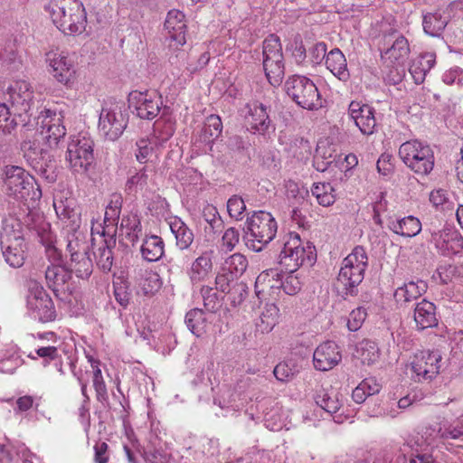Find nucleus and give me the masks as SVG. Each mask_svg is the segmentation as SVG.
<instances>
[{
	"instance_id": "1",
	"label": "nucleus",
	"mask_w": 463,
	"mask_h": 463,
	"mask_svg": "<svg viewBox=\"0 0 463 463\" xmlns=\"http://www.w3.org/2000/svg\"><path fill=\"white\" fill-rule=\"evenodd\" d=\"M46 10L52 23L64 34H80L85 31L87 14L80 0H51Z\"/></svg>"
},
{
	"instance_id": "2",
	"label": "nucleus",
	"mask_w": 463,
	"mask_h": 463,
	"mask_svg": "<svg viewBox=\"0 0 463 463\" xmlns=\"http://www.w3.org/2000/svg\"><path fill=\"white\" fill-rule=\"evenodd\" d=\"M368 257L364 247L356 246L342 261L335 288L340 296L346 298L358 293V286L364 278Z\"/></svg>"
},
{
	"instance_id": "3",
	"label": "nucleus",
	"mask_w": 463,
	"mask_h": 463,
	"mask_svg": "<svg viewBox=\"0 0 463 463\" xmlns=\"http://www.w3.org/2000/svg\"><path fill=\"white\" fill-rule=\"evenodd\" d=\"M3 182L5 192L9 197L17 201H38L42 197V190L34 177L23 167L6 165L4 169Z\"/></svg>"
},
{
	"instance_id": "4",
	"label": "nucleus",
	"mask_w": 463,
	"mask_h": 463,
	"mask_svg": "<svg viewBox=\"0 0 463 463\" xmlns=\"http://www.w3.org/2000/svg\"><path fill=\"white\" fill-rule=\"evenodd\" d=\"M316 257V249L313 245L309 242L304 243L298 233L289 232L283 239L279 263L286 272L294 273L305 263L313 265Z\"/></svg>"
},
{
	"instance_id": "5",
	"label": "nucleus",
	"mask_w": 463,
	"mask_h": 463,
	"mask_svg": "<svg viewBox=\"0 0 463 463\" xmlns=\"http://www.w3.org/2000/svg\"><path fill=\"white\" fill-rule=\"evenodd\" d=\"M277 222L270 213L255 212L246 222V246L253 251H260L277 233Z\"/></svg>"
},
{
	"instance_id": "6",
	"label": "nucleus",
	"mask_w": 463,
	"mask_h": 463,
	"mask_svg": "<svg viewBox=\"0 0 463 463\" xmlns=\"http://www.w3.org/2000/svg\"><path fill=\"white\" fill-rule=\"evenodd\" d=\"M5 99L24 127L31 123L33 109H39L40 100L34 96L31 84L25 80L13 82L7 88Z\"/></svg>"
},
{
	"instance_id": "7",
	"label": "nucleus",
	"mask_w": 463,
	"mask_h": 463,
	"mask_svg": "<svg viewBox=\"0 0 463 463\" xmlns=\"http://www.w3.org/2000/svg\"><path fill=\"white\" fill-rule=\"evenodd\" d=\"M288 96L299 107L317 110L323 107V99L316 84L307 77L293 75L285 82Z\"/></svg>"
},
{
	"instance_id": "8",
	"label": "nucleus",
	"mask_w": 463,
	"mask_h": 463,
	"mask_svg": "<svg viewBox=\"0 0 463 463\" xmlns=\"http://www.w3.org/2000/svg\"><path fill=\"white\" fill-rule=\"evenodd\" d=\"M399 156L403 163L419 175H429L434 166V155L430 146L417 139L402 143Z\"/></svg>"
},
{
	"instance_id": "9",
	"label": "nucleus",
	"mask_w": 463,
	"mask_h": 463,
	"mask_svg": "<svg viewBox=\"0 0 463 463\" xmlns=\"http://www.w3.org/2000/svg\"><path fill=\"white\" fill-rule=\"evenodd\" d=\"M263 70L269 82L279 85L285 74L284 56L280 39L276 34H269L262 44Z\"/></svg>"
},
{
	"instance_id": "10",
	"label": "nucleus",
	"mask_w": 463,
	"mask_h": 463,
	"mask_svg": "<svg viewBox=\"0 0 463 463\" xmlns=\"http://www.w3.org/2000/svg\"><path fill=\"white\" fill-rule=\"evenodd\" d=\"M28 291L26 302L30 316L42 323L54 321L57 312L52 299L43 287L37 281L31 280Z\"/></svg>"
},
{
	"instance_id": "11",
	"label": "nucleus",
	"mask_w": 463,
	"mask_h": 463,
	"mask_svg": "<svg viewBox=\"0 0 463 463\" xmlns=\"http://www.w3.org/2000/svg\"><path fill=\"white\" fill-rule=\"evenodd\" d=\"M45 61L51 68V73L60 83L69 86L76 79L77 61L74 52L58 48L52 49L45 54Z\"/></svg>"
},
{
	"instance_id": "12",
	"label": "nucleus",
	"mask_w": 463,
	"mask_h": 463,
	"mask_svg": "<svg viewBox=\"0 0 463 463\" xmlns=\"http://www.w3.org/2000/svg\"><path fill=\"white\" fill-rule=\"evenodd\" d=\"M66 159L75 173H85L93 162V141L86 134L72 136Z\"/></svg>"
},
{
	"instance_id": "13",
	"label": "nucleus",
	"mask_w": 463,
	"mask_h": 463,
	"mask_svg": "<svg viewBox=\"0 0 463 463\" xmlns=\"http://www.w3.org/2000/svg\"><path fill=\"white\" fill-rule=\"evenodd\" d=\"M128 119L122 107L115 102L105 103L99 118V131L106 139H118L127 127Z\"/></svg>"
},
{
	"instance_id": "14",
	"label": "nucleus",
	"mask_w": 463,
	"mask_h": 463,
	"mask_svg": "<svg viewBox=\"0 0 463 463\" xmlns=\"http://www.w3.org/2000/svg\"><path fill=\"white\" fill-rule=\"evenodd\" d=\"M129 108L139 118L153 120L163 108L161 95L155 90H133L128 95Z\"/></svg>"
},
{
	"instance_id": "15",
	"label": "nucleus",
	"mask_w": 463,
	"mask_h": 463,
	"mask_svg": "<svg viewBox=\"0 0 463 463\" xmlns=\"http://www.w3.org/2000/svg\"><path fill=\"white\" fill-rule=\"evenodd\" d=\"M36 125L40 127V133L50 147L56 146L66 135V128L62 123L61 112L51 109H43L39 115L34 116Z\"/></svg>"
},
{
	"instance_id": "16",
	"label": "nucleus",
	"mask_w": 463,
	"mask_h": 463,
	"mask_svg": "<svg viewBox=\"0 0 463 463\" xmlns=\"http://www.w3.org/2000/svg\"><path fill=\"white\" fill-rule=\"evenodd\" d=\"M441 355L439 351H420L414 355L411 370L416 381L431 380L439 373Z\"/></svg>"
},
{
	"instance_id": "17",
	"label": "nucleus",
	"mask_w": 463,
	"mask_h": 463,
	"mask_svg": "<svg viewBox=\"0 0 463 463\" xmlns=\"http://www.w3.org/2000/svg\"><path fill=\"white\" fill-rule=\"evenodd\" d=\"M53 207L58 219L63 222V231L80 227V210L74 198L59 193L54 195Z\"/></svg>"
},
{
	"instance_id": "18",
	"label": "nucleus",
	"mask_w": 463,
	"mask_h": 463,
	"mask_svg": "<svg viewBox=\"0 0 463 463\" xmlns=\"http://www.w3.org/2000/svg\"><path fill=\"white\" fill-rule=\"evenodd\" d=\"M431 242L435 248L444 256L455 255L463 250V237L461 234L449 227L442 230L430 231Z\"/></svg>"
},
{
	"instance_id": "19",
	"label": "nucleus",
	"mask_w": 463,
	"mask_h": 463,
	"mask_svg": "<svg viewBox=\"0 0 463 463\" xmlns=\"http://www.w3.org/2000/svg\"><path fill=\"white\" fill-rule=\"evenodd\" d=\"M340 396L338 392L331 388L317 390L314 397L317 406L319 407V411L323 410L332 415L337 423H343L348 419V416L344 415V411L338 413L343 406Z\"/></svg>"
},
{
	"instance_id": "20",
	"label": "nucleus",
	"mask_w": 463,
	"mask_h": 463,
	"mask_svg": "<svg viewBox=\"0 0 463 463\" xmlns=\"http://www.w3.org/2000/svg\"><path fill=\"white\" fill-rule=\"evenodd\" d=\"M348 114L364 135H372L375 131L377 120L375 111L371 106L352 101Z\"/></svg>"
},
{
	"instance_id": "21",
	"label": "nucleus",
	"mask_w": 463,
	"mask_h": 463,
	"mask_svg": "<svg viewBox=\"0 0 463 463\" xmlns=\"http://www.w3.org/2000/svg\"><path fill=\"white\" fill-rule=\"evenodd\" d=\"M428 446H437L441 439H458L463 437V415L452 423L440 422L437 427H429L425 430Z\"/></svg>"
},
{
	"instance_id": "22",
	"label": "nucleus",
	"mask_w": 463,
	"mask_h": 463,
	"mask_svg": "<svg viewBox=\"0 0 463 463\" xmlns=\"http://www.w3.org/2000/svg\"><path fill=\"white\" fill-rule=\"evenodd\" d=\"M246 109L245 119L254 133L264 135L274 129L265 105L254 101L247 104Z\"/></svg>"
},
{
	"instance_id": "23",
	"label": "nucleus",
	"mask_w": 463,
	"mask_h": 463,
	"mask_svg": "<svg viewBox=\"0 0 463 463\" xmlns=\"http://www.w3.org/2000/svg\"><path fill=\"white\" fill-rule=\"evenodd\" d=\"M342 354L339 346L333 341L319 345L313 355L314 366L319 371H328L339 364Z\"/></svg>"
},
{
	"instance_id": "24",
	"label": "nucleus",
	"mask_w": 463,
	"mask_h": 463,
	"mask_svg": "<svg viewBox=\"0 0 463 463\" xmlns=\"http://www.w3.org/2000/svg\"><path fill=\"white\" fill-rule=\"evenodd\" d=\"M165 28L170 40V48H178L186 43V24L184 14L181 11L173 9L168 12L165 22Z\"/></svg>"
},
{
	"instance_id": "25",
	"label": "nucleus",
	"mask_w": 463,
	"mask_h": 463,
	"mask_svg": "<svg viewBox=\"0 0 463 463\" xmlns=\"http://www.w3.org/2000/svg\"><path fill=\"white\" fill-rule=\"evenodd\" d=\"M236 279L226 271L218 274L215 279V289H219L222 293H228L234 306L241 304L247 296L246 286L242 283H235Z\"/></svg>"
},
{
	"instance_id": "26",
	"label": "nucleus",
	"mask_w": 463,
	"mask_h": 463,
	"mask_svg": "<svg viewBox=\"0 0 463 463\" xmlns=\"http://www.w3.org/2000/svg\"><path fill=\"white\" fill-rule=\"evenodd\" d=\"M35 230L41 243L45 247V253L51 264H61L62 255L55 245L56 238L51 231L50 223L42 219Z\"/></svg>"
},
{
	"instance_id": "27",
	"label": "nucleus",
	"mask_w": 463,
	"mask_h": 463,
	"mask_svg": "<svg viewBox=\"0 0 463 463\" xmlns=\"http://www.w3.org/2000/svg\"><path fill=\"white\" fill-rule=\"evenodd\" d=\"M410 53L408 40L401 34L395 36L391 47L381 52L382 60L392 66H400L404 63Z\"/></svg>"
},
{
	"instance_id": "28",
	"label": "nucleus",
	"mask_w": 463,
	"mask_h": 463,
	"mask_svg": "<svg viewBox=\"0 0 463 463\" xmlns=\"http://www.w3.org/2000/svg\"><path fill=\"white\" fill-rule=\"evenodd\" d=\"M63 232L65 234L66 250L71 258H78L89 253L87 233L80 227Z\"/></svg>"
},
{
	"instance_id": "29",
	"label": "nucleus",
	"mask_w": 463,
	"mask_h": 463,
	"mask_svg": "<svg viewBox=\"0 0 463 463\" xmlns=\"http://www.w3.org/2000/svg\"><path fill=\"white\" fill-rule=\"evenodd\" d=\"M413 317L419 330L431 328L438 325L436 307L426 299L416 304Z\"/></svg>"
},
{
	"instance_id": "30",
	"label": "nucleus",
	"mask_w": 463,
	"mask_h": 463,
	"mask_svg": "<svg viewBox=\"0 0 463 463\" xmlns=\"http://www.w3.org/2000/svg\"><path fill=\"white\" fill-rule=\"evenodd\" d=\"M325 64L333 75L341 81L345 82L350 79L346 58L339 48H334L327 52Z\"/></svg>"
},
{
	"instance_id": "31",
	"label": "nucleus",
	"mask_w": 463,
	"mask_h": 463,
	"mask_svg": "<svg viewBox=\"0 0 463 463\" xmlns=\"http://www.w3.org/2000/svg\"><path fill=\"white\" fill-rule=\"evenodd\" d=\"M71 277L70 270L61 264H51L45 270L46 283L55 295H58L59 291L64 290Z\"/></svg>"
},
{
	"instance_id": "32",
	"label": "nucleus",
	"mask_w": 463,
	"mask_h": 463,
	"mask_svg": "<svg viewBox=\"0 0 463 463\" xmlns=\"http://www.w3.org/2000/svg\"><path fill=\"white\" fill-rule=\"evenodd\" d=\"M388 228L398 235L414 237L421 231V223L418 218L409 215L403 218H391Z\"/></svg>"
},
{
	"instance_id": "33",
	"label": "nucleus",
	"mask_w": 463,
	"mask_h": 463,
	"mask_svg": "<svg viewBox=\"0 0 463 463\" xmlns=\"http://www.w3.org/2000/svg\"><path fill=\"white\" fill-rule=\"evenodd\" d=\"M142 258L147 262H156L165 254V242L160 236L146 235L140 246Z\"/></svg>"
},
{
	"instance_id": "34",
	"label": "nucleus",
	"mask_w": 463,
	"mask_h": 463,
	"mask_svg": "<svg viewBox=\"0 0 463 463\" xmlns=\"http://www.w3.org/2000/svg\"><path fill=\"white\" fill-rule=\"evenodd\" d=\"M171 232L175 238V244L181 250L189 249L194 241L193 231L179 217H171L168 221Z\"/></svg>"
},
{
	"instance_id": "35",
	"label": "nucleus",
	"mask_w": 463,
	"mask_h": 463,
	"mask_svg": "<svg viewBox=\"0 0 463 463\" xmlns=\"http://www.w3.org/2000/svg\"><path fill=\"white\" fill-rule=\"evenodd\" d=\"M436 55L433 52L423 53L415 58L409 68V71L416 84L424 81L427 73L434 66Z\"/></svg>"
},
{
	"instance_id": "36",
	"label": "nucleus",
	"mask_w": 463,
	"mask_h": 463,
	"mask_svg": "<svg viewBox=\"0 0 463 463\" xmlns=\"http://www.w3.org/2000/svg\"><path fill=\"white\" fill-rule=\"evenodd\" d=\"M18 241H24L22 223L16 217L9 215L3 219L0 242L1 244L14 242L17 245Z\"/></svg>"
},
{
	"instance_id": "37",
	"label": "nucleus",
	"mask_w": 463,
	"mask_h": 463,
	"mask_svg": "<svg viewBox=\"0 0 463 463\" xmlns=\"http://www.w3.org/2000/svg\"><path fill=\"white\" fill-rule=\"evenodd\" d=\"M281 273L276 269L262 271L256 279L255 292L259 298L274 289H279Z\"/></svg>"
},
{
	"instance_id": "38",
	"label": "nucleus",
	"mask_w": 463,
	"mask_h": 463,
	"mask_svg": "<svg viewBox=\"0 0 463 463\" xmlns=\"http://www.w3.org/2000/svg\"><path fill=\"white\" fill-rule=\"evenodd\" d=\"M101 238L102 245L98 248L97 251L94 252V255L97 266L103 272H109L113 265L112 248L116 245V238L113 234Z\"/></svg>"
},
{
	"instance_id": "39",
	"label": "nucleus",
	"mask_w": 463,
	"mask_h": 463,
	"mask_svg": "<svg viewBox=\"0 0 463 463\" xmlns=\"http://www.w3.org/2000/svg\"><path fill=\"white\" fill-rule=\"evenodd\" d=\"M142 230L141 221L137 214L130 213L122 217L119 231L132 246L139 241Z\"/></svg>"
},
{
	"instance_id": "40",
	"label": "nucleus",
	"mask_w": 463,
	"mask_h": 463,
	"mask_svg": "<svg viewBox=\"0 0 463 463\" xmlns=\"http://www.w3.org/2000/svg\"><path fill=\"white\" fill-rule=\"evenodd\" d=\"M213 262L209 252H203L191 264L187 270L189 279L193 283L203 281L212 271Z\"/></svg>"
},
{
	"instance_id": "41",
	"label": "nucleus",
	"mask_w": 463,
	"mask_h": 463,
	"mask_svg": "<svg viewBox=\"0 0 463 463\" xmlns=\"http://www.w3.org/2000/svg\"><path fill=\"white\" fill-rule=\"evenodd\" d=\"M134 279L146 295L153 294L161 287L159 275L148 269H136Z\"/></svg>"
},
{
	"instance_id": "42",
	"label": "nucleus",
	"mask_w": 463,
	"mask_h": 463,
	"mask_svg": "<svg viewBox=\"0 0 463 463\" xmlns=\"http://www.w3.org/2000/svg\"><path fill=\"white\" fill-rule=\"evenodd\" d=\"M427 289V285L422 280L410 281L399 287L394 292V298L398 303H407L420 297Z\"/></svg>"
},
{
	"instance_id": "43",
	"label": "nucleus",
	"mask_w": 463,
	"mask_h": 463,
	"mask_svg": "<svg viewBox=\"0 0 463 463\" xmlns=\"http://www.w3.org/2000/svg\"><path fill=\"white\" fill-rule=\"evenodd\" d=\"M213 315L206 316L203 309L194 308L186 313L185 324L196 336H201L208 329V320Z\"/></svg>"
},
{
	"instance_id": "44",
	"label": "nucleus",
	"mask_w": 463,
	"mask_h": 463,
	"mask_svg": "<svg viewBox=\"0 0 463 463\" xmlns=\"http://www.w3.org/2000/svg\"><path fill=\"white\" fill-rule=\"evenodd\" d=\"M448 17L442 15L439 11L428 13L423 16V30L430 36L439 37L448 24Z\"/></svg>"
},
{
	"instance_id": "45",
	"label": "nucleus",
	"mask_w": 463,
	"mask_h": 463,
	"mask_svg": "<svg viewBox=\"0 0 463 463\" xmlns=\"http://www.w3.org/2000/svg\"><path fill=\"white\" fill-rule=\"evenodd\" d=\"M222 131V123L221 118L217 115H210L206 118L199 136V141L210 145L220 137Z\"/></svg>"
},
{
	"instance_id": "46",
	"label": "nucleus",
	"mask_w": 463,
	"mask_h": 463,
	"mask_svg": "<svg viewBox=\"0 0 463 463\" xmlns=\"http://www.w3.org/2000/svg\"><path fill=\"white\" fill-rule=\"evenodd\" d=\"M3 255L6 263L13 268H20L24 263V242L18 241L1 244Z\"/></svg>"
},
{
	"instance_id": "47",
	"label": "nucleus",
	"mask_w": 463,
	"mask_h": 463,
	"mask_svg": "<svg viewBox=\"0 0 463 463\" xmlns=\"http://www.w3.org/2000/svg\"><path fill=\"white\" fill-rule=\"evenodd\" d=\"M279 309L275 304H267L261 312L256 326L261 333L270 332L279 321Z\"/></svg>"
},
{
	"instance_id": "48",
	"label": "nucleus",
	"mask_w": 463,
	"mask_h": 463,
	"mask_svg": "<svg viewBox=\"0 0 463 463\" xmlns=\"http://www.w3.org/2000/svg\"><path fill=\"white\" fill-rule=\"evenodd\" d=\"M93 264L88 254L78 258H71L70 272H73L79 279H88L92 274Z\"/></svg>"
},
{
	"instance_id": "49",
	"label": "nucleus",
	"mask_w": 463,
	"mask_h": 463,
	"mask_svg": "<svg viewBox=\"0 0 463 463\" xmlns=\"http://www.w3.org/2000/svg\"><path fill=\"white\" fill-rule=\"evenodd\" d=\"M357 356L364 364H373L379 360L380 351L376 343L371 340L362 341L356 349Z\"/></svg>"
},
{
	"instance_id": "50",
	"label": "nucleus",
	"mask_w": 463,
	"mask_h": 463,
	"mask_svg": "<svg viewBox=\"0 0 463 463\" xmlns=\"http://www.w3.org/2000/svg\"><path fill=\"white\" fill-rule=\"evenodd\" d=\"M248 268L247 258L241 253H234L229 256L222 265V270L226 271L232 276L241 277Z\"/></svg>"
},
{
	"instance_id": "51",
	"label": "nucleus",
	"mask_w": 463,
	"mask_h": 463,
	"mask_svg": "<svg viewBox=\"0 0 463 463\" xmlns=\"http://www.w3.org/2000/svg\"><path fill=\"white\" fill-rule=\"evenodd\" d=\"M311 191L317 203L322 206H330L335 201V190L330 183L314 184Z\"/></svg>"
},
{
	"instance_id": "52",
	"label": "nucleus",
	"mask_w": 463,
	"mask_h": 463,
	"mask_svg": "<svg viewBox=\"0 0 463 463\" xmlns=\"http://www.w3.org/2000/svg\"><path fill=\"white\" fill-rule=\"evenodd\" d=\"M18 115H14L12 108L6 103H0V129L5 134H11L15 128L22 124L17 121Z\"/></svg>"
},
{
	"instance_id": "53",
	"label": "nucleus",
	"mask_w": 463,
	"mask_h": 463,
	"mask_svg": "<svg viewBox=\"0 0 463 463\" xmlns=\"http://www.w3.org/2000/svg\"><path fill=\"white\" fill-rule=\"evenodd\" d=\"M201 295L204 308L211 314L215 313L222 307V298L213 288L203 286L201 288Z\"/></svg>"
},
{
	"instance_id": "54",
	"label": "nucleus",
	"mask_w": 463,
	"mask_h": 463,
	"mask_svg": "<svg viewBox=\"0 0 463 463\" xmlns=\"http://www.w3.org/2000/svg\"><path fill=\"white\" fill-rule=\"evenodd\" d=\"M33 455L30 452L12 453L5 446L0 445V463H33Z\"/></svg>"
},
{
	"instance_id": "55",
	"label": "nucleus",
	"mask_w": 463,
	"mask_h": 463,
	"mask_svg": "<svg viewBox=\"0 0 463 463\" xmlns=\"http://www.w3.org/2000/svg\"><path fill=\"white\" fill-rule=\"evenodd\" d=\"M119 215V212H113L112 209L107 207L104 216V226L101 227V232L97 231V233L100 234V237H107L111 234L115 237Z\"/></svg>"
},
{
	"instance_id": "56",
	"label": "nucleus",
	"mask_w": 463,
	"mask_h": 463,
	"mask_svg": "<svg viewBox=\"0 0 463 463\" xmlns=\"http://www.w3.org/2000/svg\"><path fill=\"white\" fill-rule=\"evenodd\" d=\"M327 52V46L326 43H313L307 48V62L312 65L321 64L325 61Z\"/></svg>"
},
{
	"instance_id": "57",
	"label": "nucleus",
	"mask_w": 463,
	"mask_h": 463,
	"mask_svg": "<svg viewBox=\"0 0 463 463\" xmlns=\"http://www.w3.org/2000/svg\"><path fill=\"white\" fill-rule=\"evenodd\" d=\"M156 142L154 138L143 137L137 141V160L141 163H146L154 152Z\"/></svg>"
},
{
	"instance_id": "58",
	"label": "nucleus",
	"mask_w": 463,
	"mask_h": 463,
	"mask_svg": "<svg viewBox=\"0 0 463 463\" xmlns=\"http://www.w3.org/2000/svg\"><path fill=\"white\" fill-rule=\"evenodd\" d=\"M203 217L213 232H218L222 229L223 222L217 208L213 204H207L203 207Z\"/></svg>"
},
{
	"instance_id": "59",
	"label": "nucleus",
	"mask_w": 463,
	"mask_h": 463,
	"mask_svg": "<svg viewBox=\"0 0 463 463\" xmlns=\"http://www.w3.org/2000/svg\"><path fill=\"white\" fill-rule=\"evenodd\" d=\"M227 211L231 218L240 221L244 217L246 204L239 195H232L227 202Z\"/></svg>"
},
{
	"instance_id": "60",
	"label": "nucleus",
	"mask_w": 463,
	"mask_h": 463,
	"mask_svg": "<svg viewBox=\"0 0 463 463\" xmlns=\"http://www.w3.org/2000/svg\"><path fill=\"white\" fill-rule=\"evenodd\" d=\"M32 359H43V365L46 366L52 361H56L59 358V352L55 346H38L34 350V354L30 353L28 355Z\"/></svg>"
},
{
	"instance_id": "61",
	"label": "nucleus",
	"mask_w": 463,
	"mask_h": 463,
	"mask_svg": "<svg viewBox=\"0 0 463 463\" xmlns=\"http://www.w3.org/2000/svg\"><path fill=\"white\" fill-rule=\"evenodd\" d=\"M297 372V367L291 361L281 362L273 370L274 376L280 382L289 381Z\"/></svg>"
},
{
	"instance_id": "62",
	"label": "nucleus",
	"mask_w": 463,
	"mask_h": 463,
	"mask_svg": "<svg viewBox=\"0 0 463 463\" xmlns=\"http://www.w3.org/2000/svg\"><path fill=\"white\" fill-rule=\"evenodd\" d=\"M287 273L285 278L281 275L279 289L282 288L286 294L292 296L300 290L302 283L299 278L294 275V273Z\"/></svg>"
},
{
	"instance_id": "63",
	"label": "nucleus",
	"mask_w": 463,
	"mask_h": 463,
	"mask_svg": "<svg viewBox=\"0 0 463 463\" xmlns=\"http://www.w3.org/2000/svg\"><path fill=\"white\" fill-rule=\"evenodd\" d=\"M297 63L303 64L307 61V49L299 35L296 36L289 47Z\"/></svg>"
},
{
	"instance_id": "64",
	"label": "nucleus",
	"mask_w": 463,
	"mask_h": 463,
	"mask_svg": "<svg viewBox=\"0 0 463 463\" xmlns=\"http://www.w3.org/2000/svg\"><path fill=\"white\" fill-rule=\"evenodd\" d=\"M144 458L146 463H167L170 455L162 448H153L145 451Z\"/></svg>"
}]
</instances>
